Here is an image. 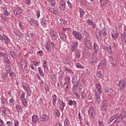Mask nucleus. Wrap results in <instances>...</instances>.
<instances>
[{
  "mask_svg": "<svg viewBox=\"0 0 126 126\" xmlns=\"http://www.w3.org/2000/svg\"><path fill=\"white\" fill-rule=\"evenodd\" d=\"M106 51L108 52V54L112 55L113 53V51H112V46H109V47H108Z\"/></svg>",
  "mask_w": 126,
  "mask_h": 126,
  "instance_id": "52",
  "label": "nucleus"
},
{
  "mask_svg": "<svg viewBox=\"0 0 126 126\" xmlns=\"http://www.w3.org/2000/svg\"><path fill=\"white\" fill-rule=\"evenodd\" d=\"M45 46H46V49L47 50V52H48L49 53H51V46H50V45H49L48 43H46L45 44Z\"/></svg>",
  "mask_w": 126,
  "mask_h": 126,
  "instance_id": "46",
  "label": "nucleus"
},
{
  "mask_svg": "<svg viewBox=\"0 0 126 126\" xmlns=\"http://www.w3.org/2000/svg\"><path fill=\"white\" fill-rule=\"evenodd\" d=\"M40 23L42 26H46L47 25V22H46V19H41Z\"/></svg>",
  "mask_w": 126,
  "mask_h": 126,
  "instance_id": "44",
  "label": "nucleus"
},
{
  "mask_svg": "<svg viewBox=\"0 0 126 126\" xmlns=\"http://www.w3.org/2000/svg\"><path fill=\"white\" fill-rule=\"evenodd\" d=\"M117 117H118V115H114L112 116H111L109 120L107 121V124H110L111 123H112L113 121H115V120H116Z\"/></svg>",
  "mask_w": 126,
  "mask_h": 126,
  "instance_id": "22",
  "label": "nucleus"
},
{
  "mask_svg": "<svg viewBox=\"0 0 126 126\" xmlns=\"http://www.w3.org/2000/svg\"><path fill=\"white\" fill-rule=\"evenodd\" d=\"M101 95H102V87L100 83H96L94 91V98L95 99V102L97 104H100L101 102V98L100 97Z\"/></svg>",
  "mask_w": 126,
  "mask_h": 126,
  "instance_id": "1",
  "label": "nucleus"
},
{
  "mask_svg": "<svg viewBox=\"0 0 126 126\" xmlns=\"http://www.w3.org/2000/svg\"><path fill=\"white\" fill-rule=\"evenodd\" d=\"M96 61H97V55H93L90 59V62L91 63H96Z\"/></svg>",
  "mask_w": 126,
  "mask_h": 126,
  "instance_id": "17",
  "label": "nucleus"
},
{
  "mask_svg": "<svg viewBox=\"0 0 126 126\" xmlns=\"http://www.w3.org/2000/svg\"><path fill=\"white\" fill-rule=\"evenodd\" d=\"M0 41H1L2 43H4L5 45H8L10 42V39H9L7 35H3L2 36L0 34Z\"/></svg>",
  "mask_w": 126,
  "mask_h": 126,
  "instance_id": "4",
  "label": "nucleus"
},
{
  "mask_svg": "<svg viewBox=\"0 0 126 126\" xmlns=\"http://www.w3.org/2000/svg\"><path fill=\"white\" fill-rule=\"evenodd\" d=\"M87 23L89 25H92L93 28H96V25L94 23V22L90 19H88Z\"/></svg>",
  "mask_w": 126,
  "mask_h": 126,
  "instance_id": "27",
  "label": "nucleus"
},
{
  "mask_svg": "<svg viewBox=\"0 0 126 126\" xmlns=\"http://www.w3.org/2000/svg\"><path fill=\"white\" fill-rule=\"evenodd\" d=\"M94 54H97V53L99 52V46L96 43H94Z\"/></svg>",
  "mask_w": 126,
  "mask_h": 126,
  "instance_id": "21",
  "label": "nucleus"
},
{
  "mask_svg": "<svg viewBox=\"0 0 126 126\" xmlns=\"http://www.w3.org/2000/svg\"><path fill=\"white\" fill-rule=\"evenodd\" d=\"M80 94L83 99H85V97H86V94L85 93V91L84 90L81 92Z\"/></svg>",
  "mask_w": 126,
  "mask_h": 126,
  "instance_id": "48",
  "label": "nucleus"
},
{
  "mask_svg": "<svg viewBox=\"0 0 126 126\" xmlns=\"http://www.w3.org/2000/svg\"><path fill=\"white\" fill-rule=\"evenodd\" d=\"M3 59L4 62L8 64L9 63V59L7 58V55H6V57H4Z\"/></svg>",
  "mask_w": 126,
  "mask_h": 126,
  "instance_id": "57",
  "label": "nucleus"
},
{
  "mask_svg": "<svg viewBox=\"0 0 126 126\" xmlns=\"http://www.w3.org/2000/svg\"><path fill=\"white\" fill-rule=\"evenodd\" d=\"M20 64L22 68H23L24 69L26 70V68H27V66L26 65V62L24 60H21Z\"/></svg>",
  "mask_w": 126,
  "mask_h": 126,
  "instance_id": "25",
  "label": "nucleus"
},
{
  "mask_svg": "<svg viewBox=\"0 0 126 126\" xmlns=\"http://www.w3.org/2000/svg\"><path fill=\"white\" fill-rule=\"evenodd\" d=\"M57 99H58V96L57 95L54 94L52 95L51 100L52 101V104L53 106L56 105V103H57Z\"/></svg>",
  "mask_w": 126,
  "mask_h": 126,
  "instance_id": "20",
  "label": "nucleus"
},
{
  "mask_svg": "<svg viewBox=\"0 0 126 126\" xmlns=\"http://www.w3.org/2000/svg\"><path fill=\"white\" fill-rule=\"evenodd\" d=\"M84 42L85 43L86 47H87L89 50H92V43H91L90 40L85 38L84 40Z\"/></svg>",
  "mask_w": 126,
  "mask_h": 126,
  "instance_id": "10",
  "label": "nucleus"
},
{
  "mask_svg": "<svg viewBox=\"0 0 126 126\" xmlns=\"http://www.w3.org/2000/svg\"><path fill=\"white\" fill-rule=\"evenodd\" d=\"M14 102H15V100H14V99L12 98H10L9 100V103L10 105H14Z\"/></svg>",
  "mask_w": 126,
  "mask_h": 126,
  "instance_id": "58",
  "label": "nucleus"
},
{
  "mask_svg": "<svg viewBox=\"0 0 126 126\" xmlns=\"http://www.w3.org/2000/svg\"><path fill=\"white\" fill-rule=\"evenodd\" d=\"M95 34H96L97 37H101V31L99 29H97L95 30Z\"/></svg>",
  "mask_w": 126,
  "mask_h": 126,
  "instance_id": "41",
  "label": "nucleus"
},
{
  "mask_svg": "<svg viewBox=\"0 0 126 126\" xmlns=\"http://www.w3.org/2000/svg\"><path fill=\"white\" fill-rule=\"evenodd\" d=\"M65 80H66V82L69 84H70V77L66 76L65 78Z\"/></svg>",
  "mask_w": 126,
  "mask_h": 126,
  "instance_id": "61",
  "label": "nucleus"
},
{
  "mask_svg": "<svg viewBox=\"0 0 126 126\" xmlns=\"http://www.w3.org/2000/svg\"><path fill=\"white\" fill-rule=\"evenodd\" d=\"M73 95H75L78 99H79L80 98V95L77 93V92H74L73 93Z\"/></svg>",
  "mask_w": 126,
  "mask_h": 126,
  "instance_id": "59",
  "label": "nucleus"
},
{
  "mask_svg": "<svg viewBox=\"0 0 126 126\" xmlns=\"http://www.w3.org/2000/svg\"><path fill=\"white\" fill-rule=\"evenodd\" d=\"M78 47V42L76 40H74L71 46V52L74 53L76 51V48Z\"/></svg>",
  "mask_w": 126,
  "mask_h": 126,
  "instance_id": "9",
  "label": "nucleus"
},
{
  "mask_svg": "<svg viewBox=\"0 0 126 126\" xmlns=\"http://www.w3.org/2000/svg\"><path fill=\"white\" fill-rule=\"evenodd\" d=\"M7 75L8 74L6 73H4L1 76V78L2 79H5V78L6 77V76H7Z\"/></svg>",
  "mask_w": 126,
  "mask_h": 126,
  "instance_id": "63",
  "label": "nucleus"
},
{
  "mask_svg": "<svg viewBox=\"0 0 126 126\" xmlns=\"http://www.w3.org/2000/svg\"><path fill=\"white\" fill-rule=\"evenodd\" d=\"M96 76L97 78L102 79V77H103V74H102V71H101V70H99L96 72Z\"/></svg>",
  "mask_w": 126,
  "mask_h": 126,
  "instance_id": "34",
  "label": "nucleus"
},
{
  "mask_svg": "<svg viewBox=\"0 0 126 126\" xmlns=\"http://www.w3.org/2000/svg\"><path fill=\"white\" fill-rule=\"evenodd\" d=\"M22 87L23 88V89H24V90H26L28 96H31V94L32 93V92L31 91V90H30V87H29V85L27 84L25 82H24L22 83Z\"/></svg>",
  "mask_w": 126,
  "mask_h": 126,
  "instance_id": "3",
  "label": "nucleus"
},
{
  "mask_svg": "<svg viewBox=\"0 0 126 126\" xmlns=\"http://www.w3.org/2000/svg\"><path fill=\"white\" fill-rule=\"evenodd\" d=\"M79 11L80 12V17L82 18L84 16V14H85V11L83 9L79 8Z\"/></svg>",
  "mask_w": 126,
  "mask_h": 126,
  "instance_id": "35",
  "label": "nucleus"
},
{
  "mask_svg": "<svg viewBox=\"0 0 126 126\" xmlns=\"http://www.w3.org/2000/svg\"><path fill=\"white\" fill-rule=\"evenodd\" d=\"M64 126H70V123L69 122V120H68V119H65L64 120Z\"/></svg>",
  "mask_w": 126,
  "mask_h": 126,
  "instance_id": "47",
  "label": "nucleus"
},
{
  "mask_svg": "<svg viewBox=\"0 0 126 126\" xmlns=\"http://www.w3.org/2000/svg\"><path fill=\"white\" fill-rule=\"evenodd\" d=\"M119 86L121 89H124L126 86V82L124 80H121L119 82Z\"/></svg>",
  "mask_w": 126,
  "mask_h": 126,
  "instance_id": "26",
  "label": "nucleus"
},
{
  "mask_svg": "<svg viewBox=\"0 0 126 126\" xmlns=\"http://www.w3.org/2000/svg\"><path fill=\"white\" fill-rule=\"evenodd\" d=\"M29 23L30 25L33 26V25H37V26H39V22L38 21L34 20L33 18H31L29 21Z\"/></svg>",
  "mask_w": 126,
  "mask_h": 126,
  "instance_id": "16",
  "label": "nucleus"
},
{
  "mask_svg": "<svg viewBox=\"0 0 126 126\" xmlns=\"http://www.w3.org/2000/svg\"><path fill=\"white\" fill-rule=\"evenodd\" d=\"M57 104L59 105V107L60 108V110L61 111H63V109H64V107H65V103L63 102V100H62L61 102V99L58 100Z\"/></svg>",
  "mask_w": 126,
  "mask_h": 126,
  "instance_id": "12",
  "label": "nucleus"
},
{
  "mask_svg": "<svg viewBox=\"0 0 126 126\" xmlns=\"http://www.w3.org/2000/svg\"><path fill=\"white\" fill-rule=\"evenodd\" d=\"M88 114L91 119H94V118H95L96 114L95 113V111H94L93 108L90 107L89 109Z\"/></svg>",
  "mask_w": 126,
  "mask_h": 126,
  "instance_id": "8",
  "label": "nucleus"
},
{
  "mask_svg": "<svg viewBox=\"0 0 126 126\" xmlns=\"http://www.w3.org/2000/svg\"><path fill=\"white\" fill-rule=\"evenodd\" d=\"M65 71H67L69 73H71V74H73V73H74V72H73V71H72V70L70 69V68L66 66H65Z\"/></svg>",
  "mask_w": 126,
  "mask_h": 126,
  "instance_id": "45",
  "label": "nucleus"
},
{
  "mask_svg": "<svg viewBox=\"0 0 126 126\" xmlns=\"http://www.w3.org/2000/svg\"><path fill=\"white\" fill-rule=\"evenodd\" d=\"M115 115H117V117H116V119L114 121L113 124L115 123H120V122H124L126 123V113H122L120 116H119V114H116Z\"/></svg>",
  "mask_w": 126,
  "mask_h": 126,
  "instance_id": "2",
  "label": "nucleus"
},
{
  "mask_svg": "<svg viewBox=\"0 0 126 126\" xmlns=\"http://www.w3.org/2000/svg\"><path fill=\"white\" fill-rule=\"evenodd\" d=\"M75 65L76 67H78V68H82V69L84 68V66L81 65L80 63H76Z\"/></svg>",
  "mask_w": 126,
  "mask_h": 126,
  "instance_id": "56",
  "label": "nucleus"
},
{
  "mask_svg": "<svg viewBox=\"0 0 126 126\" xmlns=\"http://www.w3.org/2000/svg\"><path fill=\"white\" fill-rule=\"evenodd\" d=\"M109 61L111 62V64L113 65V66H116V65L117 64V61H116L115 59H113V56H109Z\"/></svg>",
  "mask_w": 126,
  "mask_h": 126,
  "instance_id": "28",
  "label": "nucleus"
},
{
  "mask_svg": "<svg viewBox=\"0 0 126 126\" xmlns=\"http://www.w3.org/2000/svg\"><path fill=\"white\" fill-rule=\"evenodd\" d=\"M14 14L17 17H21L22 15V10L20 8H18L14 11Z\"/></svg>",
  "mask_w": 126,
  "mask_h": 126,
  "instance_id": "11",
  "label": "nucleus"
},
{
  "mask_svg": "<svg viewBox=\"0 0 126 126\" xmlns=\"http://www.w3.org/2000/svg\"><path fill=\"white\" fill-rule=\"evenodd\" d=\"M121 36L123 43H126V33L124 32L123 33H121Z\"/></svg>",
  "mask_w": 126,
  "mask_h": 126,
  "instance_id": "39",
  "label": "nucleus"
},
{
  "mask_svg": "<svg viewBox=\"0 0 126 126\" xmlns=\"http://www.w3.org/2000/svg\"><path fill=\"white\" fill-rule=\"evenodd\" d=\"M54 115L57 117V118H60L61 117V113H60V110L58 109H55L54 110Z\"/></svg>",
  "mask_w": 126,
  "mask_h": 126,
  "instance_id": "32",
  "label": "nucleus"
},
{
  "mask_svg": "<svg viewBox=\"0 0 126 126\" xmlns=\"http://www.w3.org/2000/svg\"><path fill=\"white\" fill-rule=\"evenodd\" d=\"M59 8L61 10H64L65 9V0H62L61 1Z\"/></svg>",
  "mask_w": 126,
  "mask_h": 126,
  "instance_id": "14",
  "label": "nucleus"
},
{
  "mask_svg": "<svg viewBox=\"0 0 126 126\" xmlns=\"http://www.w3.org/2000/svg\"><path fill=\"white\" fill-rule=\"evenodd\" d=\"M7 55L6 53H3L1 51H0V57H1V58H3V59L4 58H6Z\"/></svg>",
  "mask_w": 126,
  "mask_h": 126,
  "instance_id": "55",
  "label": "nucleus"
},
{
  "mask_svg": "<svg viewBox=\"0 0 126 126\" xmlns=\"http://www.w3.org/2000/svg\"><path fill=\"white\" fill-rule=\"evenodd\" d=\"M1 104L2 106H6L7 105L8 101L5 98L3 97H0Z\"/></svg>",
  "mask_w": 126,
  "mask_h": 126,
  "instance_id": "24",
  "label": "nucleus"
},
{
  "mask_svg": "<svg viewBox=\"0 0 126 126\" xmlns=\"http://www.w3.org/2000/svg\"><path fill=\"white\" fill-rule=\"evenodd\" d=\"M40 122H47L49 120V117L45 114H42L40 117Z\"/></svg>",
  "mask_w": 126,
  "mask_h": 126,
  "instance_id": "19",
  "label": "nucleus"
},
{
  "mask_svg": "<svg viewBox=\"0 0 126 126\" xmlns=\"http://www.w3.org/2000/svg\"><path fill=\"white\" fill-rule=\"evenodd\" d=\"M63 63L65 64H69L70 63V60L69 59H65L63 60Z\"/></svg>",
  "mask_w": 126,
  "mask_h": 126,
  "instance_id": "50",
  "label": "nucleus"
},
{
  "mask_svg": "<svg viewBox=\"0 0 126 126\" xmlns=\"http://www.w3.org/2000/svg\"><path fill=\"white\" fill-rule=\"evenodd\" d=\"M60 36L61 39H62L63 41H65L66 40V36H65V33L63 32H61L60 33Z\"/></svg>",
  "mask_w": 126,
  "mask_h": 126,
  "instance_id": "38",
  "label": "nucleus"
},
{
  "mask_svg": "<svg viewBox=\"0 0 126 126\" xmlns=\"http://www.w3.org/2000/svg\"><path fill=\"white\" fill-rule=\"evenodd\" d=\"M68 105L69 106H73L75 109L76 107H77V102L75 100L72 101V100H69L68 101Z\"/></svg>",
  "mask_w": 126,
  "mask_h": 126,
  "instance_id": "18",
  "label": "nucleus"
},
{
  "mask_svg": "<svg viewBox=\"0 0 126 126\" xmlns=\"http://www.w3.org/2000/svg\"><path fill=\"white\" fill-rule=\"evenodd\" d=\"M107 66V62H106V60H102L99 63L97 68L98 69H103V68H105Z\"/></svg>",
  "mask_w": 126,
  "mask_h": 126,
  "instance_id": "6",
  "label": "nucleus"
},
{
  "mask_svg": "<svg viewBox=\"0 0 126 126\" xmlns=\"http://www.w3.org/2000/svg\"><path fill=\"white\" fill-rule=\"evenodd\" d=\"M78 76L76 75H74L72 76V83L73 84H75V82L77 81Z\"/></svg>",
  "mask_w": 126,
  "mask_h": 126,
  "instance_id": "31",
  "label": "nucleus"
},
{
  "mask_svg": "<svg viewBox=\"0 0 126 126\" xmlns=\"http://www.w3.org/2000/svg\"><path fill=\"white\" fill-rule=\"evenodd\" d=\"M0 112H1V115L3 116V117H5L6 116V109H5V107H2L0 108Z\"/></svg>",
  "mask_w": 126,
  "mask_h": 126,
  "instance_id": "29",
  "label": "nucleus"
},
{
  "mask_svg": "<svg viewBox=\"0 0 126 126\" xmlns=\"http://www.w3.org/2000/svg\"><path fill=\"white\" fill-rule=\"evenodd\" d=\"M3 9L4 11V14H5V15H6V16H9V15H10V13H9V12L7 10L8 8L4 7H3Z\"/></svg>",
  "mask_w": 126,
  "mask_h": 126,
  "instance_id": "37",
  "label": "nucleus"
},
{
  "mask_svg": "<svg viewBox=\"0 0 126 126\" xmlns=\"http://www.w3.org/2000/svg\"><path fill=\"white\" fill-rule=\"evenodd\" d=\"M79 85H80V79H79L76 83L74 84V87H73L72 89V92H76L77 90H76L77 88H78L79 87Z\"/></svg>",
  "mask_w": 126,
  "mask_h": 126,
  "instance_id": "13",
  "label": "nucleus"
},
{
  "mask_svg": "<svg viewBox=\"0 0 126 126\" xmlns=\"http://www.w3.org/2000/svg\"><path fill=\"white\" fill-rule=\"evenodd\" d=\"M81 57L80 53L79 52V50H76L75 51V59L74 60V63H76V61L78 59H80Z\"/></svg>",
  "mask_w": 126,
  "mask_h": 126,
  "instance_id": "15",
  "label": "nucleus"
},
{
  "mask_svg": "<svg viewBox=\"0 0 126 126\" xmlns=\"http://www.w3.org/2000/svg\"><path fill=\"white\" fill-rule=\"evenodd\" d=\"M63 87L65 90H67V89H68V84H67L66 82L64 83Z\"/></svg>",
  "mask_w": 126,
  "mask_h": 126,
  "instance_id": "64",
  "label": "nucleus"
},
{
  "mask_svg": "<svg viewBox=\"0 0 126 126\" xmlns=\"http://www.w3.org/2000/svg\"><path fill=\"white\" fill-rule=\"evenodd\" d=\"M111 36L113 40H117L119 38V33L118 32H114L111 34Z\"/></svg>",
  "mask_w": 126,
  "mask_h": 126,
  "instance_id": "30",
  "label": "nucleus"
},
{
  "mask_svg": "<svg viewBox=\"0 0 126 126\" xmlns=\"http://www.w3.org/2000/svg\"><path fill=\"white\" fill-rule=\"evenodd\" d=\"M73 36L76 40H79V41H81L82 40V34L79 32L76 31H73L72 32Z\"/></svg>",
  "mask_w": 126,
  "mask_h": 126,
  "instance_id": "5",
  "label": "nucleus"
},
{
  "mask_svg": "<svg viewBox=\"0 0 126 126\" xmlns=\"http://www.w3.org/2000/svg\"><path fill=\"white\" fill-rule=\"evenodd\" d=\"M41 63L39 61H33V64L34 66H38L39 65V64Z\"/></svg>",
  "mask_w": 126,
  "mask_h": 126,
  "instance_id": "60",
  "label": "nucleus"
},
{
  "mask_svg": "<svg viewBox=\"0 0 126 126\" xmlns=\"http://www.w3.org/2000/svg\"><path fill=\"white\" fill-rule=\"evenodd\" d=\"M67 3L68 4V6L69 8H70V9H73V7H72V4L71 3V2L69 0H67Z\"/></svg>",
  "mask_w": 126,
  "mask_h": 126,
  "instance_id": "49",
  "label": "nucleus"
},
{
  "mask_svg": "<svg viewBox=\"0 0 126 126\" xmlns=\"http://www.w3.org/2000/svg\"><path fill=\"white\" fill-rule=\"evenodd\" d=\"M99 1L101 6H106L108 2V0H99Z\"/></svg>",
  "mask_w": 126,
  "mask_h": 126,
  "instance_id": "33",
  "label": "nucleus"
},
{
  "mask_svg": "<svg viewBox=\"0 0 126 126\" xmlns=\"http://www.w3.org/2000/svg\"><path fill=\"white\" fill-rule=\"evenodd\" d=\"M49 34L50 35L51 38H52L53 40H57L58 38L57 32L55 31L54 30H51L49 31Z\"/></svg>",
  "mask_w": 126,
  "mask_h": 126,
  "instance_id": "7",
  "label": "nucleus"
},
{
  "mask_svg": "<svg viewBox=\"0 0 126 126\" xmlns=\"http://www.w3.org/2000/svg\"><path fill=\"white\" fill-rule=\"evenodd\" d=\"M60 12V11L59 10V8L55 7L53 9V13L55 14V15H58Z\"/></svg>",
  "mask_w": 126,
  "mask_h": 126,
  "instance_id": "43",
  "label": "nucleus"
},
{
  "mask_svg": "<svg viewBox=\"0 0 126 126\" xmlns=\"http://www.w3.org/2000/svg\"><path fill=\"white\" fill-rule=\"evenodd\" d=\"M38 72L40 76H44V72H43V69H42V67H38Z\"/></svg>",
  "mask_w": 126,
  "mask_h": 126,
  "instance_id": "42",
  "label": "nucleus"
},
{
  "mask_svg": "<svg viewBox=\"0 0 126 126\" xmlns=\"http://www.w3.org/2000/svg\"><path fill=\"white\" fill-rule=\"evenodd\" d=\"M109 104L108 102L106 101H104L102 102L101 104V108L103 110H107V108L108 107Z\"/></svg>",
  "mask_w": 126,
  "mask_h": 126,
  "instance_id": "23",
  "label": "nucleus"
},
{
  "mask_svg": "<svg viewBox=\"0 0 126 126\" xmlns=\"http://www.w3.org/2000/svg\"><path fill=\"white\" fill-rule=\"evenodd\" d=\"M20 99L21 100L25 99V93L23 92L21 93V94L20 95Z\"/></svg>",
  "mask_w": 126,
  "mask_h": 126,
  "instance_id": "54",
  "label": "nucleus"
},
{
  "mask_svg": "<svg viewBox=\"0 0 126 126\" xmlns=\"http://www.w3.org/2000/svg\"><path fill=\"white\" fill-rule=\"evenodd\" d=\"M22 101L24 107H27V106H28V102H27L26 99H23Z\"/></svg>",
  "mask_w": 126,
  "mask_h": 126,
  "instance_id": "53",
  "label": "nucleus"
},
{
  "mask_svg": "<svg viewBox=\"0 0 126 126\" xmlns=\"http://www.w3.org/2000/svg\"><path fill=\"white\" fill-rule=\"evenodd\" d=\"M11 70V68L9 66L6 67L5 71L7 72L6 73H9Z\"/></svg>",
  "mask_w": 126,
  "mask_h": 126,
  "instance_id": "62",
  "label": "nucleus"
},
{
  "mask_svg": "<svg viewBox=\"0 0 126 126\" xmlns=\"http://www.w3.org/2000/svg\"><path fill=\"white\" fill-rule=\"evenodd\" d=\"M16 109L18 113L20 111V110H22V108H21V105L19 104H17L16 106Z\"/></svg>",
  "mask_w": 126,
  "mask_h": 126,
  "instance_id": "51",
  "label": "nucleus"
},
{
  "mask_svg": "<svg viewBox=\"0 0 126 126\" xmlns=\"http://www.w3.org/2000/svg\"><path fill=\"white\" fill-rule=\"evenodd\" d=\"M101 34H102L103 36H106L108 34V33L107 32V29H106V28H103L101 30Z\"/></svg>",
  "mask_w": 126,
  "mask_h": 126,
  "instance_id": "40",
  "label": "nucleus"
},
{
  "mask_svg": "<svg viewBox=\"0 0 126 126\" xmlns=\"http://www.w3.org/2000/svg\"><path fill=\"white\" fill-rule=\"evenodd\" d=\"M37 121H38V116H36L35 115H33L32 116V123L34 124H37Z\"/></svg>",
  "mask_w": 126,
  "mask_h": 126,
  "instance_id": "36",
  "label": "nucleus"
}]
</instances>
